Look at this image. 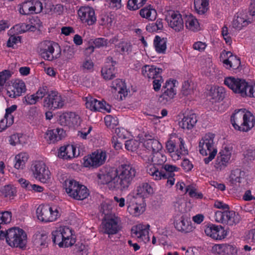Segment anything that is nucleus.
Here are the masks:
<instances>
[{
	"instance_id": "1",
	"label": "nucleus",
	"mask_w": 255,
	"mask_h": 255,
	"mask_svg": "<svg viewBox=\"0 0 255 255\" xmlns=\"http://www.w3.org/2000/svg\"><path fill=\"white\" fill-rule=\"evenodd\" d=\"M137 174L135 167L126 162L109 171H101L97 176L101 184H109L110 189L124 191L128 190Z\"/></svg>"
},
{
	"instance_id": "2",
	"label": "nucleus",
	"mask_w": 255,
	"mask_h": 255,
	"mask_svg": "<svg viewBox=\"0 0 255 255\" xmlns=\"http://www.w3.org/2000/svg\"><path fill=\"white\" fill-rule=\"evenodd\" d=\"M231 122L235 129L247 132L255 126V118L251 112L241 109L235 111L231 117Z\"/></svg>"
},
{
	"instance_id": "3",
	"label": "nucleus",
	"mask_w": 255,
	"mask_h": 255,
	"mask_svg": "<svg viewBox=\"0 0 255 255\" xmlns=\"http://www.w3.org/2000/svg\"><path fill=\"white\" fill-rule=\"evenodd\" d=\"M224 84L243 97H255V84L250 85L244 79L234 77L226 78Z\"/></svg>"
},
{
	"instance_id": "4",
	"label": "nucleus",
	"mask_w": 255,
	"mask_h": 255,
	"mask_svg": "<svg viewBox=\"0 0 255 255\" xmlns=\"http://www.w3.org/2000/svg\"><path fill=\"white\" fill-rule=\"evenodd\" d=\"M65 186L68 195L74 199L83 200L89 195L88 188L74 180H66Z\"/></svg>"
},
{
	"instance_id": "5",
	"label": "nucleus",
	"mask_w": 255,
	"mask_h": 255,
	"mask_svg": "<svg viewBox=\"0 0 255 255\" xmlns=\"http://www.w3.org/2000/svg\"><path fill=\"white\" fill-rule=\"evenodd\" d=\"M214 138L213 134L208 133L202 138L199 143L200 153L204 156L209 155L208 157L204 159L206 164L214 158L217 152V149L214 147Z\"/></svg>"
},
{
	"instance_id": "6",
	"label": "nucleus",
	"mask_w": 255,
	"mask_h": 255,
	"mask_svg": "<svg viewBox=\"0 0 255 255\" xmlns=\"http://www.w3.org/2000/svg\"><path fill=\"white\" fill-rule=\"evenodd\" d=\"M7 243L12 247L23 248L25 246L27 236L22 229L12 228L7 231Z\"/></svg>"
},
{
	"instance_id": "7",
	"label": "nucleus",
	"mask_w": 255,
	"mask_h": 255,
	"mask_svg": "<svg viewBox=\"0 0 255 255\" xmlns=\"http://www.w3.org/2000/svg\"><path fill=\"white\" fill-rule=\"evenodd\" d=\"M106 158V152L101 149L97 150L90 155L84 157V165L86 167L97 168L104 164Z\"/></svg>"
},
{
	"instance_id": "8",
	"label": "nucleus",
	"mask_w": 255,
	"mask_h": 255,
	"mask_svg": "<svg viewBox=\"0 0 255 255\" xmlns=\"http://www.w3.org/2000/svg\"><path fill=\"white\" fill-rule=\"evenodd\" d=\"M38 219L42 222H48L55 221L59 216L56 208L46 205H40L36 210Z\"/></svg>"
},
{
	"instance_id": "9",
	"label": "nucleus",
	"mask_w": 255,
	"mask_h": 255,
	"mask_svg": "<svg viewBox=\"0 0 255 255\" xmlns=\"http://www.w3.org/2000/svg\"><path fill=\"white\" fill-rule=\"evenodd\" d=\"M32 170L34 177L41 182L46 183L50 180V172L45 164L40 161H36Z\"/></svg>"
},
{
	"instance_id": "10",
	"label": "nucleus",
	"mask_w": 255,
	"mask_h": 255,
	"mask_svg": "<svg viewBox=\"0 0 255 255\" xmlns=\"http://www.w3.org/2000/svg\"><path fill=\"white\" fill-rule=\"evenodd\" d=\"M64 101L55 91H50L43 101V107L50 110L61 108L64 106Z\"/></svg>"
},
{
	"instance_id": "11",
	"label": "nucleus",
	"mask_w": 255,
	"mask_h": 255,
	"mask_svg": "<svg viewBox=\"0 0 255 255\" xmlns=\"http://www.w3.org/2000/svg\"><path fill=\"white\" fill-rule=\"evenodd\" d=\"M52 42L50 41H44L41 42L38 47V52L39 55L45 60L52 61L54 59L59 58L61 54V50L56 55H54V48Z\"/></svg>"
},
{
	"instance_id": "12",
	"label": "nucleus",
	"mask_w": 255,
	"mask_h": 255,
	"mask_svg": "<svg viewBox=\"0 0 255 255\" xmlns=\"http://www.w3.org/2000/svg\"><path fill=\"white\" fill-rule=\"evenodd\" d=\"M175 83L173 81H167L163 86V93L158 99L159 102L162 105H166L170 102L176 94L174 90Z\"/></svg>"
},
{
	"instance_id": "13",
	"label": "nucleus",
	"mask_w": 255,
	"mask_h": 255,
	"mask_svg": "<svg viewBox=\"0 0 255 255\" xmlns=\"http://www.w3.org/2000/svg\"><path fill=\"white\" fill-rule=\"evenodd\" d=\"M116 64V62L113 60L112 57H108L107 58V64L101 70L102 75L105 80H112L116 77L117 73V70L115 68Z\"/></svg>"
},
{
	"instance_id": "14",
	"label": "nucleus",
	"mask_w": 255,
	"mask_h": 255,
	"mask_svg": "<svg viewBox=\"0 0 255 255\" xmlns=\"http://www.w3.org/2000/svg\"><path fill=\"white\" fill-rule=\"evenodd\" d=\"M78 15L83 23H87L89 25H92L96 21L95 11L92 7L89 6L81 7L78 10Z\"/></svg>"
},
{
	"instance_id": "15",
	"label": "nucleus",
	"mask_w": 255,
	"mask_h": 255,
	"mask_svg": "<svg viewBox=\"0 0 255 255\" xmlns=\"http://www.w3.org/2000/svg\"><path fill=\"white\" fill-rule=\"evenodd\" d=\"M166 20L169 26L176 31L179 32L183 29L184 22L180 13L173 12L166 18Z\"/></svg>"
},
{
	"instance_id": "16",
	"label": "nucleus",
	"mask_w": 255,
	"mask_h": 255,
	"mask_svg": "<svg viewBox=\"0 0 255 255\" xmlns=\"http://www.w3.org/2000/svg\"><path fill=\"white\" fill-rule=\"evenodd\" d=\"M174 226L178 231L184 233H190L194 229L191 222L183 216H182L179 221L174 223Z\"/></svg>"
},
{
	"instance_id": "17",
	"label": "nucleus",
	"mask_w": 255,
	"mask_h": 255,
	"mask_svg": "<svg viewBox=\"0 0 255 255\" xmlns=\"http://www.w3.org/2000/svg\"><path fill=\"white\" fill-rule=\"evenodd\" d=\"M213 251L221 255H234L237 253L236 248L229 244H217L213 247Z\"/></svg>"
},
{
	"instance_id": "18",
	"label": "nucleus",
	"mask_w": 255,
	"mask_h": 255,
	"mask_svg": "<svg viewBox=\"0 0 255 255\" xmlns=\"http://www.w3.org/2000/svg\"><path fill=\"white\" fill-rule=\"evenodd\" d=\"M25 83L21 80L15 81L12 85V89L11 91L7 90L8 96L11 98L19 97L26 92Z\"/></svg>"
},
{
	"instance_id": "19",
	"label": "nucleus",
	"mask_w": 255,
	"mask_h": 255,
	"mask_svg": "<svg viewBox=\"0 0 255 255\" xmlns=\"http://www.w3.org/2000/svg\"><path fill=\"white\" fill-rule=\"evenodd\" d=\"M65 135V131L59 128L48 130L45 133V138L50 142H54L61 140Z\"/></svg>"
},
{
	"instance_id": "20",
	"label": "nucleus",
	"mask_w": 255,
	"mask_h": 255,
	"mask_svg": "<svg viewBox=\"0 0 255 255\" xmlns=\"http://www.w3.org/2000/svg\"><path fill=\"white\" fill-rule=\"evenodd\" d=\"M240 220L241 217L239 214L236 213L234 211L225 210L224 224L229 226H233L238 224Z\"/></svg>"
},
{
	"instance_id": "21",
	"label": "nucleus",
	"mask_w": 255,
	"mask_h": 255,
	"mask_svg": "<svg viewBox=\"0 0 255 255\" xmlns=\"http://www.w3.org/2000/svg\"><path fill=\"white\" fill-rule=\"evenodd\" d=\"M162 69L156 68L154 66L144 65L142 68L141 73L145 77L148 79H154L156 76L161 74Z\"/></svg>"
},
{
	"instance_id": "22",
	"label": "nucleus",
	"mask_w": 255,
	"mask_h": 255,
	"mask_svg": "<svg viewBox=\"0 0 255 255\" xmlns=\"http://www.w3.org/2000/svg\"><path fill=\"white\" fill-rule=\"evenodd\" d=\"M111 87L114 89L115 91H117L119 94H121V100H123L122 94L123 95L124 97H126L128 94V91L125 82L120 79H117L114 81L112 82Z\"/></svg>"
},
{
	"instance_id": "23",
	"label": "nucleus",
	"mask_w": 255,
	"mask_h": 255,
	"mask_svg": "<svg viewBox=\"0 0 255 255\" xmlns=\"http://www.w3.org/2000/svg\"><path fill=\"white\" fill-rule=\"evenodd\" d=\"M197 122V117L195 114H191L184 116L181 123L180 126L183 129H192Z\"/></svg>"
},
{
	"instance_id": "24",
	"label": "nucleus",
	"mask_w": 255,
	"mask_h": 255,
	"mask_svg": "<svg viewBox=\"0 0 255 255\" xmlns=\"http://www.w3.org/2000/svg\"><path fill=\"white\" fill-rule=\"evenodd\" d=\"M149 225H143L139 224L136 226H134L131 229V235L132 236H135L138 238L142 239L145 236L148 235Z\"/></svg>"
},
{
	"instance_id": "25",
	"label": "nucleus",
	"mask_w": 255,
	"mask_h": 255,
	"mask_svg": "<svg viewBox=\"0 0 255 255\" xmlns=\"http://www.w3.org/2000/svg\"><path fill=\"white\" fill-rule=\"evenodd\" d=\"M143 146L149 151H152V154L160 150L162 147L161 144L156 139L148 138L144 139Z\"/></svg>"
},
{
	"instance_id": "26",
	"label": "nucleus",
	"mask_w": 255,
	"mask_h": 255,
	"mask_svg": "<svg viewBox=\"0 0 255 255\" xmlns=\"http://www.w3.org/2000/svg\"><path fill=\"white\" fill-rule=\"evenodd\" d=\"M104 233L110 234H115L120 230L118 224L117 219H110L108 220L104 224Z\"/></svg>"
},
{
	"instance_id": "27",
	"label": "nucleus",
	"mask_w": 255,
	"mask_h": 255,
	"mask_svg": "<svg viewBox=\"0 0 255 255\" xmlns=\"http://www.w3.org/2000/svg\"><path fill=\"white\" fill-rule=\"evenodd\" d=\"M137 196H140L143 202V199L151 195L153 193V190L151 186L147 183H143L141 186L137 187Z\"/></svg>"
},
{
	"instance_id": "28",
	"label": "nucleus",
	"mask_w": 255,
	"mask_h": 255,
	"mask_svg": "<svg viewBox=\"0 0 255 255\" xmlns=\"http://www.w3.org/2000/svg\"><path fill=\"white\" fill-rule=\"evenodd\" d=\"M166 38H161L156 35L154 39L153 43L156 51L158 53H165L166 49Z\"/></svg>"
},
{
	"instance_id": "29",
	"label": "nucleus",
	"mask_w": 255,
	"mask_h": 255,
	"mask_svg": "<svg viewBox=\"0 0 255 255\" xmlns=\"http://www.w3.org/2000/svg\"><path fill=\"white\" fill-rule=\"evenodd\" d=\"M47 240L48 235L45 231H37L33 236V242L37 246H45Z\"/></svg>"
},
{
	"instance_id": "30",
	"label": "nucleus",
	"mask_w": 255,
	"mask_h": 255,
	"mask_svg": "<svg viewBox=\"0 0 255 255\" xmlns=\"http://www.w3.org/2000/svg\"><path fill=\"white\" fill-rule=\"evenodd\" d=\"M209 96L215 101L222 100L225 97V90L222 87H211L210 90Z\"/></svg>"
},
{
	"instance_id": "31",
	"label": "nucleus",
	"mask_w": 255,
	"mask_h": 255,
	"mask_svg": "<svg viewBox=\"0 0 255 255\" xmlns=\"http://www.w3.org/2000/svg\"><path fill=\"white\" fill-rule=\"evenodd\" d=\"M243 16V14L240 13L239 15L235 16L232 23L234 28L241 30L243 27L249 24V21Z\"/></svg>"
},
{
	"instance_id": "32",
	"label": "nucleus",
	"mask_w": 255,
	"mask_h": 255,
	"mask_svg": "<svg viewBox=\"0 0 255 255\" xmlns=\"http://www.w3.org/2000/svg\"><path fill=\"white\" fill-rule=\"evenodd\" d=\"M166 161V157L161 153L157 151L152 154L151 158V162L154 165L160 167L161 169H163V165Z\"/></svg>"
},
{
	"instance_id": "33",
	"label": "nucleus",
	"mask_w": 255,
	"mask_h": 255,
	"mask_svg": "<svg viewBox=\"0 0 255 255\" xmlns=\"http://www.w3.org/2000/svg\"><path fill=\"white\" fill-rule=\"evenodd\" d=\"M194 7L198 13L203 14L207 9L209 0H194Z\"/></svg>"
},
{
	"instance_id": "34",
	"label": "nucleus",
	"mask_w": 255,
	"mask_h": 255,
	"mask_svg": "<svg viewBox=\"0 0 255 255\" xmlns=\"http://www.w3.org/2000/svg\"><path fill=\"white\" fill-rule=\"evenodd\" d=\"M146 171L148 174L152 176L154 180H160L162 179V169L160 167L156 166V165H150L147 167Z\"/></svg>"
},
{
	"instance_id": "35",
	"label": "nucleus",
	"mask_w": 255,
	"mask_h": 255,
	"mask_svg": "<svg viewBox=\"0 0 255 255\" xmlns=\"http://www.w3.org/2000/svg\"><path fill=\"white\" fill-rule=\"evenodd\" d=\"M148 7H144L139 11L140 16L143 18H146L150 20H153L155 19L156 16V11L155 9L150 8V5Z\"/></svg>"
},
{
	"instance_id": "36",
	"label": "nucleus",
	"mask_w": 255,
	"mask_h": 255,
	"mask_svg": "<svg viewBox=\"0 0 255 255\" xmlns=\"http://www.w3.org/2000/svg\"><path fill=\"white\" fill-rule=\"evenodd\" d=\"M27 159L28 156L26 153H21L16 155L15 157L14 167L17 169H23Z\"/></svg>"
},
{
	"instance_id": "37",
	"label": "nucleus",
	"mask_w": 255,
	"mask_h": 255,
	"mask_svg": "<svg viewBox=\"0 0 255 255\" xmlns=\"http://www.w3.org/2000/svg\"><path fill=\"white\" fill-rule=\"evenodd\" d=\"M220 226L215 225H210L205 229V233L208 236L216 240H221V236L219 235L218 229Z\"/></svg>"
},
{
	"instance_id": "38",
	"label": "nucleus",
	"mask_w": 255,
	"mask_h": 255,
	"mask_svg": "<svg viewBox=\"0 0 255 255\" xmlns=\"http://www.w3.org/2000/svg\"><path fill=\"white\" fill-rule=\"evenodd\" d=\"M163 169L164 171L162 170V174L163 176H162V179H166L169 177H174L175 174L174 171H176L178 168L175 166L169 165V164H164Z\"/></svg>"
},
{
	"instance_id": "39",
	"label": "nucleus",
	"mask_w": 255,
	"mask_h": 255,
	"mask_svg": "<svg viewBox=\"0 0 255 255\" xmlns=\"http://www.w3.org/2000/svg\"><path fill=\"white\" fill-rule=\"evenodd\" d=\"M32 5H33V1L31 0L24 1L19 7V13L23 15H28L30 13H33Z\"/></svg>"
},
{
	"instance_id": "40",
	"label": "nucleus",
	"mask_w": 255,
	"mask_h": 255,
	"mask_svg": "<svg viewBox=\"0 0 255 255\" xmlns=\"http://www.w3.org/2000/svg\"><path fill=\"white\" fill-rule=\"evenodd\" d=\"M185 26L187 28L194 31L198 29L199 23L197 19L190 14L186 17Z\"/></svg>"
},
{
	"instance_id": "41",
	"label": "nucleus",
	"mask_w": 255,
	"mask_h": 255,
	"mask_svg": "<svg viewBox=\"0 0 255 255\" xmlns=\"http://www.w3.org/2000/svg\"><path fill=\"white\" fill-rule=\"evenodd\" d=\"M61 233L60 228L59 227L52 233V239L53 243L58 245L60 247H62L64 239Z\"/></svg>"
},
{
	"instance_id": "42",
	"label": "nucleus",
	"mask_w": 255,
	"mask_h": 255,
	"mask_svg": "<svg viewBox=\"0 0 255 255\" xmlns=\"http://www.w3.org/2000/svg\"><path fill=\"white\" fill-rule=\"evenodd\" d=\"M12 75V72L8 70H4L0 72V92L3 89L6 81L9 80Z\"/></svg>"
},
{
	"instance_id": "43",
	"label": "nucleus",
	"mask_w": 255,
	"mask_h": 255,
	"mask_svg": "<svg viewBox=\"0 0 255 255\" xmlns=\"http://www.w3.org/2000/svg\"><path fill=\"white\" fill-rule=\"evenodd\" d=\"M147 0H128V8L131 10H135L141 7Z\"/></svg>"
},
{
	"instance_id": "44",
	"label": "nucleus",
	"mask_w": 255,
	"mask_h": 255,
	"mask_svg": "<svg viewBox=\"0 0 255 255\" xmlns=\"http://www.w3.org/2000/svg\"><path fill=\"white\" fill-rule=\"evenodd\" d=\"M244 175V172L240 169H237L233 171L230 176V180L233 183H241Z\"/></svg>"
},
{
	"instance_id": "45",
	"label": "nucleus",
	"mask_w": 255,
	"mask_h": 255,
	"mask_svg": "<svg viewBox=\"0 0 255 255\" xmlns=\"http://www.w3.org/2000/svg\"><path fill=\"white\" fill-rule=\"evenodd\" d=\"M229 160V159L218 154L215 163L214 167L217 169L221 170L227 166Z\"/></svg>"
},
{
	"instance_id": "46",
	"label": "nucleus",
	"mask_w": 255,
	"mask_h": 255,
	"mask_svg": "<svg viewBox=\"0 0 255 255\" xmlns=\"http://www.w3.org/2000/svg\"><path fill=\"white\" fill-rule=\"evenodd\" d=\"M104 103L103 101H98L96 99L95 102V111H101L102 110L106 111L108 113L110 112L111 111V106L109 104H107L106 102L104 101Z\"/></svg>"
},
{
	"instance_id": "47",
	"label": "nucleus",
	"mask_w": 255,
	"mask_h": 255,
	"mask_svg": "<svg viewBox=\"0 0 255 255\" xmlns=\"http://www.w3.org/2000/svg\"><path fill=\"white\" fill-rule=\"evenodd\" d=\"M11 213L10 211H4L0 212V229L1 228V224H7L11 221Z\"/></svg>"
},
{
	"instance_id": "48",
	"label": "nucleus",
	"mask_w": 255,
	"mask_h": 255,
	"mask_svg": "<svg viewBox=\"0 0 255 255\" xmlns=\"http://www.w3.org/2000/svg\"><path fill=\"white\" fill-rule=\"evenodd\" d=\"M13 117L10 116L9 119L5 118L0 121V132L5 130L7 127H10L13 123Z\"/></svg>"
},
{
	"instance_id": "49",
	"label": "nucleus",
	"mask_w": 255,
	"mask_h": 255,
	"mask_svg": "<svg viewBox=\"0 0 255 255\" xmlns=\"http://www.w3.org/2000/svg\"><path fill=\"white\" fill-rule=\"evenodd\" d=\"M9 142L11 145L15 146L18 144H23L24 141L22 135H20L19 134H14L10 136Z\"/></svg>"
},
{
	"instance_id": "50",
	"label": "nucleus",
	"mask_w": 255,
	"mask_h": 255,
	"mask_svg": "<svg viewBox=\"0 0 255 255\" xmlns=\"http://www.w3.org/2000/svg\"><path fill=\"white\" fill-rule=\"evenodd\" d=\"M140 200H141V198L140 197V196H137V193L135 196L132 194L128 195L127 198V204H128V207H132L137 204L138 201Z\"/></svg>"
},
{
	"instance_id": "51",
	"label": "nucleus",
	"mask_w": 255,
	"mask_h": 255,
	"mask_svg": "<svg viewBox=\"0 0 255 255\" xmlns=\"http://www.w3.org/2000/svg\"><path fill=\"white\" fill-rule=\"evenodd\" d=\"M70 121V127H77L80 125V117L75 113H69Z\"/></svg>"
},
{
	"instance_id": "52",
	"label": "nucleus",
	"mask_w": 255,
	"mask_h": 255,
	"mask_svg": "<svg viewBox=\"0 0 255 255\" xmlns=\"http://www.w3.org/2000/svg\"><path fill=\"white\" fill-rule=\"evenodd\" d=\"M125 144L127 149L133 151L138 148L139 143L137 140L130 139L127 140Z\"/></svg>"
},
{
	"instance_id": "53",
	"label": "nucleus",
	"mask_w": 255,
	"mask_h": 255,
	"mask_svg": "<svg viewBox=\"0 0 255 255\" xmlns=\"http://www.w3.org/2000/svg\"><path fill=\"white\" fill-rule=\"evenodd\" d=\"M63 54L66 59H72L74 55V46H65L63 50Z\"/></svg>"
},
{
	"instance_id": "54",
	"label": "nucleus",
	"mask_w": 255,
	"mask_h": 255,
	"mask_svg": "<svg viewBox=\"0 0 255 255\" xmlns=\"http://www.w3.org/2000/svg\"><path fill=\"white\" fill-rule=\"evenodd\" d=\"M49 93L50 91H49L48 87L46 86H44L40 87L35 93V95L37 97V99H38V100L39 101L40 100H41L45 96H47L48 94H49Z\"/></svg>"
},
{
	"instance_id": "55",
	"label": "nucleus",
	"mask_w": 255,
	"mask_h": 255,
	"mask_svg": "<svg viewBox=\"0 0 255 255\" xmlns=\"http://www.w3.org/2000/svg\"><path fill=\"white\" fill-rule=\"evenodd\" d=\"M128 210L135 216H138L144 211V208L141 204H137L132 207H128Z\"/></svg>"
},
{
	"instance_id": "56",
	"label": "nucleus",
	"mask_w": 255,
	"mask_h": 255,
	"mask_svg": "<svg viewBox=\"0 0 255 255\" xmlns=\"http://www.w3.org/2000/svg\"><path fill=\"white\" fill-rule=\"evenodd\" d=\"M5 197H10L15 194V189L10 185H6L0 190Z\"/></svg>"
},
{
	"instance_id": "57",
	"label": "nucleus",
	"mask_w": 255,
	"mask_h": 255,
	"mask_svg": "<svg viewBox=\"0 0 255 255\" xmlns=\"http://www.w3.org/2000/svg\"><path fill=\"white\" fill-rule=\"evenodd\" d=\"M232 147L225 145L223 147V149H222L219 154L221 155L223 157H225L228 159H230L231 154H232Z\"/></svg>"
},
{
	"instance_id": "58",
	"label": "nucleus",
	"mask_w": 255,
	"mask_h": 255,
	"mask_svg": "<svg viewBox=\"0 0 255 255\" xmlns=\"http://www.w3.org/2000/svg\"><path fill=\"white\" fill-rule=\"evenodd\" d=\"M93 44L95 45V47L100 48L107 46L108 43V39L104 38H95L93 41Z\"/></svg>"
},
{
	"instance_id": "59",
	"label": "nucleus",
	"mask_w": 255,
	"mask_h": 255,
	"mask_svg": "<svg viewBox=\"0 0 255 255\" xmlns=\"http://www.w3.org/2000/svg\"><path fill=\"white\" fill-rule=\"evenodd\" d=\"M38 101L35 94L31 95H27L25 96L23 99V103H25L27 105H34Z\"/></svg>"
},
{
	"instance_id": "60",
	"label": "nucleus",
	"mask_w": 255,
	"mask_h": 255,
	"mask_svg": "<svg viewBox=\"0 0 255 255\" xmlns=\"http://www.w3.org/2000/svg\"><path fill=\"white\" fill-rule=\"evenodd\" d=\"M153 89L155 91H158L161 87V84L163 82V78L161 76V74L159 75L156 76L155 78L153 79Z\"/></svg>"
},
{
	"instance_id": "61",
	"label": "nucleus",
	"mask_w": 255,
	"mask_h": 255,
	"mask_svg": "<svg viewBox=\"0 0 255 255\" xmlns=\"http://www.w3.org/2000/svg\"><path fill=\"white\" fill-rule=\"evenodd\" d=\"M69 113H66L60 116L59 122L60 124L64 126H68L70 127V121H69Z\"/></svg>"
},
{
	"instance_id": "62",
	"label": "nucleus",
	"mask_w": 255,
	"mask_h": 255,
	"mask_svg": "<svg viewBox=\"0 0 255 255\" xmlns=\"http://www.w3.org/2000/svg\"><path fill=\"white\" fill-rule=\"evenodd\" d=\"M20 29L19 32L20 33H24L28 30H30L31 31L35 30L36 27L35 26L32 25H30L27 23H23L19 25Z\"/></svg>"
},
{
	"instance_id": "63",
	"label": "nucleus",
	"mask_w": 255,
	"mask_h": 255,
	"mask_svg": "<svg viewBox=\"0 0 255 255\" xmlns=\"http://www.w3.org/2000/svg\"><path fill=\"white\" fill-rule=\"evenodd\" d=\"M119 47L122 52L128 53L131 51V45L130 43L122 42L119 43Z\"/></svg>"
},
{
	"instance_id": "64",
	"label": "nucleus",
	"mask_w": 255,
	"mask_h": 255,
	"mask_svg": "<svg viewBox=\"0 0 255 255\" xmlns=\"http://www.w3.org/2000/svg\"><path fill=\"white\" fill-rule=\"evenodd\" d=\"M76 147L73 145H67V159L72 158L75 156Z\"/></svg>"
}]
</instances>
